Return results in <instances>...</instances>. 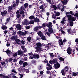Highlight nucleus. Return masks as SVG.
I'll use <instances>...</instances> for the list:
<instances>
[{
    "mask_svg": "<svg viewBox=\"0 0 78 78\" xmlns=\"http://www.w3.org/2000/svg\"><path fill=\"white\" fill-rule=\"evenodd\" d=\"M33 58H37V59H38V58H40V56L38 54L35 53V54L33 55Z\"/></svg>",
    "mask_w": 78,
    "mask_h": 78,
    "instance_id": "9d476101",
    "label": "nucleus"
},
{
    "mask_svg": "<svg viewBox=\"0 0 78 78\" xmlns=\"http://www.w3.org/2000/svg\"><path fill=\"white\" fill-rule=\"evenodd\" d=\"M15 41L16 42L17 44H19L20 45L21 44L20 43V42H21V41H20L19 39H18V37L16 38V39H15Z\"/></svg>",
    "mask_w": 78,
    "mask_h": 78,
    "instance_id": "f8f14e48",
    "label": "nucleus"
},
{
    "mask_svg": "<svg viewBox=\"0 0 78 78\" xmlns=\"http://www.w3.org/2000/svg\"><path fill=\"white\" fill-rule=\"evenodd\" d=\"M13 59L12 58H10L9 59V62H12V61Z\"/></svg>",
    "mask_w": 78,
    "mask_h": 78,
    "instance_id": "4c0bfd02",
    "label": "nucleus"
},
{
    "mask_svg": "<svg viewBox=\"0 0 78 78\" xmlns=\"http://www.w3.org/2000/svg\"><path fill=\"white\" fill-rule=\"evenodd\" d=\"M56 60H55V59H53L52 60V62H53V63H55H55H56Z\"/></svg>",
    "mask_w": 78,
    "mask_h": 78,
    "instance_id": "603ef678",
    "label": "nucleus"
},
{
    "mask_svg": "<svg viewBox=\"0 0 78 78\" xmlns=\"http://www.w3.org/2000/svg\"><path fill=\"white\" fill-rule=\"evenodd\" d=\"M13 56H14V57H16V56H17V53H14V54H13Z\"/></svg>",
    "mask_w": 78,
    "mask_h": 78,
    "instance_id": "09e8293b",
    "label": "nucleus"
},
{
    "mask_svg": "<svg viewBox=\"0 0 78 78\" xmlns=\"http://www.w3.org/2000/svg\"><path fill=\"white\" fill-rule=\"evenodd\" d=\"M57 8L58 9H61V11H64V6H63L62 8L61 9V6L60 4H58V5Z\"/></svg>",
    "mask_w": 78,
    "mask_h": 78,
    "instance_id": "ddd939ff",
    "label": "nucleus"
},
{
    "mask_svg": "<svg viewBox=\"0 0 78 78\" xmlns=\"http://www.w3.org/2000/svg\"><path fill=\"white\" fill-rule=\"evenodd\" d=\"M72 77L73 76L72 75H68L67 77V78H72Z\"/></svg>",
    "mask_w": 78,
    "mask_h": 78,
    "instance_id": "a18cd8bd",
    "label": "nucleus"
},
{
    "mask_svg": "<svg viewBox=\"0 0 78 78\" xmlns=\"http://www.w3.org/2000/svg\"><path fill=\"white\" fill-rule=\"evenodd\" d=\"M1 28L2 30H6L7 29V26H6L5 25H2Z\"/></svg>",
    "mask_w": 78,
    "mask_h": 78,
    "instance_id": "aec40b11",
    "label": "nucleus"
},
{
    "mask_svg": "<svg viewBox=\"0 0 78 78\" xmlns=\"http://www.w3.org/2000/svg\"><path fill=\"white\" fill-rule=\"evenodd\" d=\"M37 34H38L39 36L40 37H42V32L41 31H38V32H37Z\"/></svg>",
    "mask_w": 78,
    "mask_h": 78,
    "instance_id": "a211bd4d",
    "label": "nucleus"
},
{
    "mask_svg": "<svg viewBox=\"0 0 78 78\" xmlns=\"http://www.w3.org/2000/svg\"><path fill=\"white\" fill-rule=\"evenodd\" d=\"M21 43L22 44L24 45L25 44V42H24V41H23V39L21 41Z\"/></svg>",
    "mask_w": 78,
    "mask_h": 78,
    "instance_id": "de8ad7c7",
    "label": "nucleus"
},
{
    "mask_svg": "<svg viewBox=\"0 0 78 78\" xmlns=\"http://www.w3.org/2000/svg\"><path fill=\"white\" fill-rule=\"evenodd\" d=\"M43 5H41V6L40 7V9H41L42 10V9L43 8Z\"/></svg>",
    "mask_w": 78,
    "mask_h": 78,
    "instance_id": "052dcab7",
    "label": "nucleus"
},
{
    "mask_svg": "<svg viewBox=\"0 0 78 78\" xmlns=\"http://www.w3.org/2000/svg\"><path fill=\"white\" fill-rule=\"evenodd\" d=\"M28 55H33V53L32 52H31L30 53H28Z\"/></svg>",
    "mask_w": 78,
    "mask_h": 78,
    "instance_id": "69168bd1",
    "label": "nucleus"
},
{
    "mask_svg": "<svg viewBox=\"0 0 78 78\" xmlns=\"http://www.w3.org/2000/svg\"><path fill=\"white\" fill-rule=\"evenodd\" d=\"M49 54L51 56V58H53L55 56V55H53V53H49Z\"/></svg>",
    "mask_w": 78,
    "mask_h": 78,
    "instance_id": "72a5a7b5",
    "label": "nucleus"
},
{
    "mask_svg": "<svg viewBox=\"0 0 78 78\" xmlns=\"http://www.w3.org/2000/svg\"><path fill=\"white\" fill-rule=\"evenodd\" d=\"M25 28H26V29H30V27L29 25H28V26H26Z\"/></svg>",
    "mask_w": 78,
    "mask_h": 78,
    "instance_id": "3c124183",
    "label": "nucleus"
},
{
    "mask_svg": "<svg viewBox=\"0 0 78 78\" xmlns=\"http://www.w3.org/2000/svg\"><path fill=\"white\" fill-rule=\"evenodd\" d=\"M28 5H29L27 3H26L24 5V6L25 8H28Z\"/></svg>",
    "mask_w": 78,
    "mask_h": 78,
    "instance_id": "c85d7f7f",
    "label": "nucleus"
},
{
    "mask_svg": "<svg viewBox=\"0 0 78 78\" xmlns=\"http://www.w3.org/2000/svg\"><path fill=\"white\" fill-rule=\"evenodd\" d=\"M34 31H37V30H39V27H35L34 28Z\"/></svg>",
    "mask_w": 78,
    "mask_h": 78,
    "instance_id": "7c9ffc66",
    "label": "nucleus"
},
{
    "mask_svg": "<svg viewBox=\"0 0 78 78\" xmlns=\"http://www.w3.org/2000/svg\"><path fill=\"white\" fill-rule=\"evenodd\" d=\"M18 38V36L17 35H16V36L14 35V36H11V39H12V40H15V41H16V38Z\"/></svg>",
    "mask_w": 78,
    "mask_h": 78,
    "instance_id": "4468645a",
    "label": "nucleus"
},
{
    "mask_svg": "<svg viewBox=\"0 0 78 78\" xmlns=\"http://www.w3.org/2000/svg\"><path fill=\"white\" fill-rule=\"evenodd\" d=\"M67 31H68V32L69 33H70L71 30H70V28H68V29Z\"/></svg>",
    "mask_w": 78,
    "mask_h": 78,
    "instance_id": "e2e57ef3",
    "label": "nucleus"
},
{
    "mask_svg": "<svg viewBox=\"0 0 78 78\" xmlns=\"http://www.w3.org/2000/svg\"><path fill=\"white\" fill-rule=\"evenodd\" d=\"M3 78H9L8 76H5V75H4L3 76Z\"/></svg>",
    "mask_w": 78,
    "mask_h": 78,
    "instance_id": "680f3d73",
    "label": "nucleus"
},
{
    "mask_svg": "<svg viewBox=\"0 0 78 78\" xmlns=\"http://www.w3.org/2000/svg\"><path fill=\"white\" fill-rule=\"evenodd\" d=\"M1 63L3 66H4V64L5 66L6 65V64L5 63V61H4V62H1Z\"/></svg>",
    "mask_w": 78,
    "mask_h": 78,
    "instance_id": "58836bf2",
    "label": "nucleus"
},
{
    "mask_svg": "<svg viewBox=\"0 0 78 78\" xmlns=\"http://www.w3.org/2000/svg\"><path fill=\"white\" fill-rule=\"evenodd\" d=\"M72 48H70V47H68V48H67L66 51H67V53H68L69 55H70V54L72 53Z\"/></svg>",
    "mask_w": 78,
    "mask_h": 78,
    "instance_id": "423d86ee",
    "label": "nucleus"
},
{
    "mask_svg": "<svg viewBox=\"0 0 78 78\" xmlns=\"http://www.w3.org/2000/svg\"><path fill=\"white\" fill-rule=\"evenodd\" d=\"M52 23L51 22H49L47 24V27H48L49 28H50V27H52Z\"/></svg>",
    "mask_w": 78,
    "mask_h": 78,
    "instance_id": "2eb2a0df",
    "label": "nucleus"
},
{
    "mask_svg": "<svg viewBox=\"0 0 78 78\" xmlns=\"http://www.w3.org/2000/svg\"><path fill=\"white\" fill-rule=\"evenodd\" d=\"M48 31L51 34L52 33H53V30L52 28V27H51L50 28H48Z\"/></svg>",
    "mask_w": 78,
    "mask_h": 78,
    "instance_id": "f3484780",
    "label": "nucleus"
},
{
    "mask_svg": "<svg viewBox=\"0 0 78 78\" xmlns=\"http://www.w3.org/2000/svg\"><path fill=\"white\" fill-rule=\"evenodd\" d=\"M76 75H77V73H74V72L72 73V76H76Z\"/></svg>",
    "mask_w": 78,
    "mask_h": 78,
    "instance_id": "f704fd0d",
    "label": "nucleus"
},
{
    "mask_svg": "<svg viewBox=\"0 0 78 78\" xmlns=\"http://www.w3.org/2000/svg\"><path fill=\"white\" fill-rule=\"evenodd\" d=\"M29 19L30 20L34 19V16H30L29 17Z\"/></svg>",
    "mask_w": 78,
    "mask_h": 78,
    "instance_id": "cd10ccee",
    "label": "nucleus"
},
{
    "mask_svg": "<svg viewBox=\"0 0 78 78\" xmlns=\"http://www.w3.org/2000/svg\"><path fill=\"white\" fill-rule=\"evenodd\" d=\"M24 13H25V11H23V10H22V11L20 12V14H21L23 15V14H24Z\"/></svg>",
    "mask_w": 78,
    "mask_h": 78,
    "instance_id": "37998d69",
    "label": "nucleus"
},
{
    "mask_svg": "<svg viewBox=\"0 0 78 78\" xmlns=\"http://www.w3.org/2000/svg\"><path fill=\"white\" fill-rule=\"evenodd\" d=\"M37 47H35V48L37 49V51H39L41 50V42H37L36 44Z\"/></svg>",
    "mask_w": 78,
    "mask_h": 78,
    "instance_id": "7ed1b4c3",
    "label": "nucleus"
},
{
    "mask_svg": "<svg viewBox=\"0 0 78 78\" xmlns=\"http://www.w3.org/2000/svg\"><path fill=\"white\" fill-rule=\"evenodd\" d=\"M68 2V0H65L64 1H62V3L63 4H67Z\"/></svg>",
    "mask_w": 78,
    "mask_h": 78,
    "instance_id": "bb28decb",
    "label": "nucleus"
},
{
    "mask_svg": "<svg viewBox=\"0 0 78 78\" xmlns=\"http://www.w3.org/2000/svg\"><path fill=\"white\" fill-rule=\"evenodd\" d=\"M23 51H21V50H19L17 51V54L18 55H20L22 56H23Z\"/></svg>",
    "mask_w": 78,
    "mask_h": 78,
    "instance_id": "6e6552de",
    "label": "nucleus"
},
{
    "mask_svg": "<svg viewBox=\"0 0 78 78\" xmlns=\"http://www.w3.org/2000/svg\"><path fill=\"white\" fill-rule=\"evenodd\" d=\"M1 15L2 16H6V14L7 13V11L6 10H5L4 11H2L1 12Z\"/></svg>",
    "mask_w": 78,
    "mask_h": 78,
    "instance_id": "1a4fd4ad",
    "label": "nucleus"
},
{
    "mask_svg": "<svg viewBox=\"0 0 78 78\" xmlns=\"http://www.w3.org/2000/svg\"><path fill=\"white\" fill-rule=\"evenodd\" d=\"M52 66H48V67H47L46 68L47 70H51V69H52Z\"/></svg>",
    "mask_w": 78,
    "mask_h": 78,
    "instance_id": "c9c22d12",
    "label": "nucleus"
},
{
    "mask_svg": "<svg viewBox=\"0 0 78 78\" xmlns=\"http://www.w3.org/2000/svg\"><path fill=\"white\" fill-rule=\"evenodd\" d=\"M59 59L60 61H64V59L62 58V57H60L59 58Z\"/></svg>",
    "mask_w": 78,
    "mask_h": 78,
    "instance_id": "e433bc0d",
    "label": "nucleus"
},
{
    "mask_svg": "<svg viewBox=\"0 0 78 78\" xmlns=\"http://www.w3.org/2000/svg\"><path fill=\"white\" fill-rule=\"evenodd\" d=\"M12 31L13 32L12 35H15V34H16L17 33V31H14V30H13Z\"/></svg>",
    "mask_w": 78,
    "mask_h": 78,
    "instance_id": "c756f323",
    "label": "nucleus"
},
{
    "mask_svg": "<svg viewBox=\"0 0 78 78\" xmlns=\"http://www.w3.org/2000/svg\"><path fill=\"white\" fill-rule=\"evenodd\" d=\"M50 72V71H46V73L47 74H49Z\"/></svg>",
    "mask_w": 78,
    "mask_h": 78,
    "instance_id": "338daca9",
    "label": "nucleus"
},
{
    "mask_svg": "<svg viewBox=\"0 0 78 78\" xmlns=\"http://www.w3.org/2000/svg\"><path fill=\"white\" fill-rule=\"evenodd\" d=\"M8 12L9 13H10V14H12L13 13V12L12 11L13 8L12 6H8Z\"/></svg>",
    "mask_w": 78,
    "mask_h": 78,
    "instance_id": "39448f33",
    "label": "nucleus"
},
{
    "mask_svg": "<svg viewBox=\"0 0 78 78\" xmlns=\"http://www.w3.org/2000/svg\"><path fill=\"white\" fill-rule=\"evenodd\" d=\"M46 23H43L42 25V28H44V29L45 28L44 27H45L46 26H47Z\"/></svg>",
    "mask_w": 78,
    "mask_h": 78,
    "instance_id": "a878e982",
    "label": "nucleus"
},
{
    "mask_svg": "<svg viewBox=\"0 0 78 78\" xmlns=\"http://www.w3.org/2000/svg\"><path fill=\"white\" fill-rule=\"evenodd\" d=\"M23 59L24 61H26L27 60V59H28L27 57H25L23 58Z\"/></svg>",
    "mask_w": 78,
    "mask_h": 78,
    "instance_id": "4d7b16f0",
    "label": "nucleus"
},
{
    "mask_svg": "<svg viewBox=\"0 0 78 78\" xmlns=\"http://www.w3.org/2000/svg\"><path fill=\"white\" fill-rule=\"evenodd\" d=\"M74 16H76L78 18V13H76L74 15Z\"/></svg>",
    "mask_w": 78,
    "mask_h": 78,
    "instance_id": "0e129e2a",
    "label": "nucleus"
},
{
    "mask_svg": "<svg viewBox=\"0 0 78 78\" xmlns=\"http://www.w3.org/2000/svg\"><path fill=\"white\" fill-rule=\"evenodd\" d=\"M46 33L47 35H48L50 37V36H51V34H50L49 32V31H48V32H46Z\"/></svg>",
    "mask_w": 78,
    "mask_h": 78,
    "instance_id": "8fccbe9b",
    "label": "nucleus"
},
{
    "mask_svg": "<svg viewBox=\"0 0 78 78\" xmlns=\"http://www.w3.org/2000/svg\"><path fill=\"white\" fill-rule=\"evenodd\" d=\"M34 20H30V22H29L28 20H27L25 19L24 22L23 23V25H29V24H33L34 23V21L37 22H39V19H38L37 17L34 18Z\"/></svg>",
    "mask_w": 78,
    "mask_h": 78,
    "instance_id": "f257e3e1",
    "label": "nucleus"
},
{
    "mask_svg": "<svg viewBox=\"0 0 78 78\" xmlns=\"http://www.w3.org/2000/svg\"><path fill=\"white\" fill-rule=\"evenodd\" d=\"M56 76L55 73H51L50 76L49 77V78H56Z\"/></svg>",
    "mask_w": 78,
    "mask_h": 78,
    "instance_id": "0eeeda50",
    "label": "nucleus"
},
{
    "mask_svg": "<svg viewBox=\"0 0 78 78\" xmlns=\"http://www.w3.org/2000/svg\"><path fill=\"white\" fill-rule=\"evenodd\" d=\"M60 65L59 62L56 60V63H55L54 65V67L55 69H58L60 67Z\"/></svg>",
    "mask_w": 78,
    "mask_h": 78,
    "instance_id": "20e7f679",
    "label": "nucleus"
},
{
    "mask_svg": "<svg viewBox=\"0 0 78 78\" xmlns=\"http://www.w3.org/2000/svg\"><path fill=\"white\" fill-rule=\"evenodd\" d=\"M75 32V31H74V30H73L72 31H71V32H70L71 34H72V35H73Z\"/></svg>",
    "mask_w": 78,
    "mask_h": 78,
    "instance_id": "a19ab883",
    "label": "nucleus"
},
{
    "mask_svg": "<svg viewBox=\"0 0 78 78\" xmlns=\"http://www.w3.org/2000/svg\"><path fill=\"white\" fill-rule=\"evenodd\" d=\"M51 44H50V43H48V44H47L46 45H45V47H47L48 49L51 47Z\"/></svg>",
    "mask_w": 78,
    "mask_h": 78,
    "instance_id": "6ab92c4d",
    "label": "nucleus"
},
{
    "mask_svg": "<svg viewBox=\"0 0 78 78\" xmlns=\"http://www.w3.org/2000/svg\"><path fill=\"white\" fill-rule=\"evenodd\" d=\"M53 8H54V9H55V10H56V9H57V8L56 5H53Z\"/></svg>",
    "mask_w": 78,
    "mask_h": 78,
    "instance_id": "79ce46f5",
    "label": "nucleus"
},
{
    "mask_svg": "<svg viewBox=\"0 0 78 78\" xmlns=\"http://www.w3.org/2000/svg\"><path fill=\"white\" fill-rule=\"evenodd\" d=\"M26 73H29V69H26Z\"/></svg>",
    "mask_w": 78,
    "mask_h": 78,
    "instance_id": "774afa93",
    "label": "nucleus"
},
{
    "mask_svg": "<svg viewBox=\"0 0 78 78\" xmlns=\"http://www.w3.org/2000/svg\"><path fill=\"white\" fill-rule=\"evenodd\" d=\"M65 69H62L61 71V72L60 73H62V75H64V76H65L66 75V72H65Z\"/></svg>",
    "mask_w": 78,
    "mask_h": 78,
    "instance_id": "dca6fc26",
    "label": "nucleus"
},
{
    "mask_svg": "<svg viewBox=\"0 0 78 78\" xmlns=\"http://www.w3.org/2000/svg\"><path fill=\"white\" fill-rule=\"evenodd\" d=\"M23 63V61L22 60H20L19 62V64L20 65H22Z\"/></svg>",
    "mask_w": 78,
    "mask_h": 78,
    "instance_id": "2f4dec72",
    "label": "nucleus"
},
{
    "mask_svg": "<svg viewBox=\"0 0 78 78\" xmlns=\"http://www.w3.org/2000/svg\"><path fill=\"white\" fill-rule=\"evenodd\" d=\"M19 23H18V24H17L16 27V28H17V29L18 30H19Z\"/></svg>",
    "mask_w": 78,
    "mask_h": 78,
    "instance_id": "864d4df0",
    "label": "nucleus"
},
{
    "mask_svg": "<svg viewBox=\"0 0 78 78\" xmlns=\"http://www.w3.org/2000/svg\"><path fill=\"white\" fill-rule=\"evenodd\" d=\"M58 43L60 45V46L61 47H62V45H63V43L62 39H59Z\"/></svg>",
    "mask_w": 78,
    "mask_h": 78,
    "instance_id": "9b49d317",
    "label": "nucleus"
},
{
    "mask_svg": "<svg viewBox=\"0 0 78 78\" xmlns=\"http://www.w3.org/2000/svg\"><path fill=\"white\" fill-rule=\"evenodd\" d=\"M41 39L42 40H45L46 39L45 36H44V35H43V33H42V35L41 36Z\"/></svg>",
    "mask_w": 78,
    "mask_h": 78,
    "instance_id": "393cba45",
    "label": "nucleus"
},
{
    "mask_svg": "<svg viewBox=\"0 0 78 78\" xmlns=\"http://www.w3.org/2000/svg\"><path fill=\"white\" fill-rule=\"evenodd\" d=\"M21 27L20 23H19V30H21Z\"/></svg>",
    "mask_w": 78,
    "mask_h": 78,
    "instance_id": "bf43d9fd",
    "label": "nucleus"
},
{
    "mask_svg": "<svg viewBox=\"0 0 78 78\" xmlns=\"http://www.w3.org/2000/svg\"><path fill=\"white\" fill-rule=\"evenodd\" d=\"M27 39L28 41H30L31 40V37L30 36H29L27 37Z\"/></svg>",
    "mask_w": 78,
    "mask_h": 78,
    "instance_id": "473e14b6",
    "label": "nucleus"
},
{
    "mask_svg": "<svg viewBox=\"0 0 78 78\" xmlns=\"http://www.w3.org/2000/svg\"><path fill=\"white\" fill-rule=\"evenodd\" d=\"M67 17H68L69 24H70L71 20H76V19L75 17H72L70 14L67 15Z\"/></svg>",
    "mask_w": 78,
    "mask_h": 78,
    "instance_id": "f03ea898",
    "label": "nucleus"
},
{
    "mask_svg": "<svg viewBox=\"0 0 78 78\" xmlns=\"http://www.w3.org/2000/svg\"><path fill=\"white\" fill-rule=\"evenodd\" d=\"M31 62L32 64H34L35 65H36L37 63L36 60H33L31 61Z\"/></svg>",
    "mask_w": 78,
    "mask_h": 78,
    "instance_id": "4be33fe9",
    "label": "nucleus"
},
{
    "mask_svg": "<svg viewBox=\"0 0 78 78\" xmlns=\"http://www.w3.org/2000/svg\"><path fill=\"white\" fill-rule=\"evenodd\" d=\"M28 64L27 62H23V67H25V66H28Z\"/></svg>",
    "mask_w": 78,
    "mask_h": 78,
    "instance_id": "b1692460",
    "label": "nucleus"
},
{
    "mask_svg": "<svg viewBox=\"0 0 78 78\" xmlns=\"http://www.w3.org/2000/svg\"><path fill=\"white\" fill-rule=\"evenodd\" d=\"M60 12H57V13H56V16H60Z\"/></svg>",
    "mask_w": 78,
    "mask_h": 78,
    "instance_id": "5fc2aeb1",
    "label": "nucleus"
},
{
    "mask_svg": "<svg viewBox=\"0 0 78 78\" xmlns=\"http://www.w3.org/2000/svg\"><path fill=\"white\" fill-rule=\"evenodd\" d=\"M5 52L7 53V54L8 55H9L10 53V51L9 49H7V50L6 51H5Z\"/></svg>",
    "mask_w": 78,
    "mask_h": 78,
    "instance_id": "5701e85b",
    "label": "nucleus"
},
{
    "mask_svg": "<svg viewBox=\"0 0 78 78\" xmlns=\"http://www.w3.org/2000/svg\"><path fill=\"white\" fill-rule=\"evenodd\" d=\"M20 12L19 11V13H18L17 15H16V17H17V18H19L20 17Z\"/></svg>",
    "mask_w": 78,
    "mask_h": 78,
    "instance_id": "ea45409f",
    "label": "nucleus"
},
{
    "mask_svg": "<svg viewBox=\"0 0 78 78\" xmlns=\"http://www.w3.org/2000/svg\"><path fill=\"white\" fill-rule=\"evenodd\" d=\"M75 41L76 42L77 44H78V38H76L75 40Z\"/></svg>",
    "mask_w": 78,
    "mask_h": 78,
    "instance_id": "13d9d810",
    "label": "nucleus"
},
{
    "mask_svg": "<svg viewBox=\"0 0 78 78\" xmlns=\"http://www.w3.org/2000/svg\"><path fill=\"white\" fill-rule=\"evenodd\" d=\"M22 49L23 50H25V48H25V46L24 45H22V46H21Z\"/></svg>",
    "mask_w": 78,
    "mask_h": 78,
    "instance_id": "49530a36",
    "label": "nucleus"
},
{
    "mask_svg": "<svg viewBox=\"0 0 78 78\" xmlns=\"http://www.w3.org/2000/svg\"><path fill=\"white\" fill-rule=\"evenodd\" d=\"M10 17H8V18H7L6 19V22H9L10 20Z\"/></svg>",
    "mask_w": 78,
    "mask_h": 78,
    "instance_id": "6e6d98bb",
    "label": "nucleus"
},
{
    "mask_svg": "<svg viewBox=\"0 0 78 78\" xmlns=\"http://www.w3.org/2000/svg\"><path fill=\"white\" fill-rule=\"evenodd\" d=\"M73 21H75V20H71L69 26L71 27H72L73 25L74 22Z\"/></svg>",
    "mask_w": 78,
    "mask_h": 78,
    "instance_id": "412c9836",
    "label": "nucleus"
},
{
    "mask_svg": "<svg viewBox=\"0 0 78 78\" xmlns=\"http://www.w3.org/2000/svg\"><path fill=\"white\" fill-rule=\"evenodd\" d=\"M16 4L15 3H14L12 5V8L15 9V8H16Z\"/></svg>",
    "mask_w": 78,
    "mask_h": 78,
    "instance_id": "c03bdc74",
    "label": "nucleus"
}]
</instances>
